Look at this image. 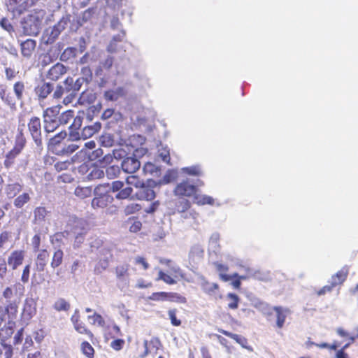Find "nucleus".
Listing matches in <instances>:
<instances>
[{
  "label": "nucleus",
  "mask_w": 358,
  "mask_h": 358,
  "mask_svg": "<svg viewBox=\"0 0 358 358\" xmlns=\"http://www.w3.org/2000/svg\"><path fill=\"white\" fill-rule=\"evenodd\" d=\"M73 327L78 333L87 336L90 341H93L94 339V334L82 320L75 324Z\"/></svg>",
  "instance_id": "b1692460"
},
{
  "label": "nucleus",
  "mask_w": 358,
  "mask_h": 358,
  "mask_svg": "<svg viewBox=\"0 0 358 358\" xmlns=\"http://www.w3.org/2000/svg\"><path fill=\"white\" fill-rule=\"evenodd\" d=\"M106 173L107 177L110 179L116 178L120 173V168L118 166H110L106 169Z\"/></svg>",
  "instance_id": "13d9d810"
},
{
  "label": "nucleus",
  "mask_w": 358,
  "mask_h": 358,
  "mask_svg": "<svg viewBox=\"0 0 358 358\" xmlns=\"http://www.w3.org/2000/svg\"><path fill=\"white\" fill-rule=\"evenodd\" d=\"M53 89L54 87L52 84L50 83H43L35 87L34 92L39 99H44L52 92Z\"/></svg>",
  "instance_id": "a211bd4d"
},
{
  "label": "nucleus",
  "mask_w": 358,
  "mask_h": 358,
  "mask_svg": "<svg viewBox=\"0 0 358 358\" xmlns=\"http://www.w3.org/2000/svg\"><path fill=\"white\" fill-rule=\"evenodd\" d=\"M176 313V309H171L168 311V315L171 320V324L175 327H178L181 324V321L180 320L177 319Z\"/></svg>",
  "instance_id": "680f3d73"
},
{
  "label": "nucleus",
  "mask_w": 358,
  "mask_h": 358,
  "mask_svg": "<svg viewBox=\"0 0 358 358\" xmlns=\"http://www.w3.org/2000/svg\"><path fill=\"white\" fill-rule=\"evenodd\" d=\"M22 190V185L18 182L8 184L6 187V194L8 196H14Z\"/></svg>",
  "instance_id": "a18cd8bd"
},
{
  "label": "nucleus",
  "mask_w": 358,
  "mask_h": 358,
  "mask_svg": "<svg viewBox=\"0 0 358 358\" xmlns=\"http://www.w3.org/2000/svg\"><path fill=\"white\" fill-rule=\"evenodd\" d=\"M196 192L197 187L190 184L187 179L178 183L173 189L174 195L181 198L194 197Z\"/></svg>",
  "instance_id": "423d86ee"
},
{
  "label": "nucleus",
  "mask_w": 358,
  "mask_h": 358,
  "mask_svg": "<svg viewBox=\"0 0 358 358\" xmlns=\"http://www.w3.org/2000/svg\"><path fill=\"white\" fill-rule=\"evenodd\" d=\"M104 176V172L97 166H93L90 172L87 176L88 180H93L96 179L102 178Z\"/></svg>",
  "instance_id": "58836bf2"
},
{
  "label": "nucleus",
  "mask_w": 358,
  "mask_h": 358,
  "mask_svg": "<svg viewBox=\"0 0 358 358\" xmlns=\"http://www.w3.org/2000/svg\"><path fill=\"white\" fill-rule=\"evenodd\" d=\"M201 289L206 294L212 295L219 289V285L215 282H210L204 280L201 283Z\"/></svg>",
  "instance_id": "c756f323"
},
{
  "label": "nucleus",
  "mask_w": 358,
  "mask_h": 358,
  "mask_svg": "<svg viewBox=\"0 0 358 358\" xmlns=\"http://www.w3.org/2000/svg\"><path fill=\"white\" fill-rule=\"evenodd\" d=\"M168 296L169 292H153L150 296H148V299L155 301H166Z\"/></svg>",
  "instance_id": "5fc2aeb1"
},
{
  "label": "nucleus",
  "mask_w": 358,
  "mask_h": 358,
  "mask_svg": "<svg viewBox=\"0 0 358 358\" xmlns=\"http://www.w3.org/2000/svg\"><path fill=\"white\" fill-rule=\"evenodd\" d=\"M67 134L66 131H62L51 138L48 143V148L53 153L56 155V150H59L62 145V141L66 137Z\"/></svg>",
  "instance_id": "2eb2a0df"
},
{
  "label": "nucleus",
  "mask_w": 358,
  "mask_h": 358,
  "mask_svg": "<svg viewBox=\"0 0 358 358\" xmlns=\"http://www.w3.org/2000/svg\"><path fill=\"white\" fill-rule=\"evenodd\" d=\"M104 328L103 338L106 342L114 339L116 336H122L120 327L114 322L111 326H105Z\"/></svg>",
  "instance_id": "f3484780"
},
{
  "label": "nucleus",
  "mask_w": 358,
  "mask_h": 358,
  "mask_svg": "<svg viewBox=\"0 0 358 358\" xmlns=\"http://www.w3.org/2000/svg\"><path fill=\"white\" fill-rule=\"evenodd\" d=\"M125 344V341L122 338H116L114 339L110 344V346L112 349L115 351L121 350Z\"/></svg>",
  "instance_id": "e2e57ef3"
},
{
  "label": "nucleus",
  "mask_w": 358,
  "mask_h": 358,
  "mask_svg": "<svg viewBox=\"0 0 358 358\" xmlns=\"http://www.w3.org/2000/svg\"><path fill=\"white\" fill-rule=\"evenodd\" d=\"M109 186V184L99 185L94 189L96 196L92 200V207L94 209L106 208L110 203L113 201V197L106 193H100L99 192L101 188H106Z\"/></svg>",
  "instance_id": "20e7f679"
},
{
  "label": "nucleus",
  "mask_w": 358,
  "mask_h": 358,
  "mask_svg": "<svg viewBox=\"0 0 358 358\" xmlns=\"http://www.w3.org/2000/svg\"><path fill=\"white\" fill-rule=\"evenodd\" d=\"M141 167L140 162L134 157H127L122 162V169L127 173L133 174Z\"/></svg>",
  "instance_id": "ddd939ff"
},
{
  "label": "nucleus",
  "mask_w": 358,
  "mask_h": 358,
  "mask_svg": "<svg viewBox=\"0 0 358 358\" xmlns=\"http://www.w3.org/2000/svg\"><path fill=\"white\" fill-rule=\"evenodd\" d=\"M53 59L51 57L50 54L45 53L41 55V65L45 67L53 62Z\"/></svg>",
  "instance_id": "774afa93"
},
{
  "label": "nucleus",
  "mask_w": 358,
  "mask_h": 358,
  "mask_svg": "<svg viewBox=\"0 0 358 358\" xmlns=\"http://www.w3.org/2000/svg\"><path fill=\"white\" fill-rule=\"evenodd\" d=\"M125 36V31H122L121 34H118L113 37V39L108 46V51L115 52L116 50V43L121 42L123 41Z\"/></svg>",
  "instance_id": "de8ad7c7"
},
{
  "label": "nucleus",
  "mask_w": 358,
  "mask_h": 358,
  "mask_svg": "<svg viewBox=\"0 0 358 358\" xmlns=\"http://www.w3.org/2000/svg\"><path fill=\"white\" fill-rule=\"evenodd\" d=\"M34 220L35 221H43L47 215V210L45 207H37L34 211Z\"/></svg>",
  "instance_id": "603ef678"
},
{
  "label": "nucleus",
  "mask_w": 358,
  "mask_h": 358,
  "mask_svg": "<svg viewBox=\"0 0 358 358\" xmlns=\"http://www.w3.org/2000/svg\"><path fill=\"white\" fill-rule=\"evenodd\" d=\"M91 187L78 186L74 190V194L80 199H84L92 196Z\"/></svg>",
  "instance_id": "c85d7f7f"
},
{
  "label": "nucleus",
  "mask_w": 358,
  "mask_h": 358,
  "mask_svg": "<svg viewBox=\"0 0 358 358\" xmlns=\"http://www.w3.org/2000/svg\"><path fill=\"white\" fill-rule=\"evenodd\" d=\"M194 202L199 206L203 205H213L214 199L213 197L208 195H198L196 193L194 196Z\"/></svg>",
  "instance_id": "2f4dec72"
},
{
  "label": "nucleus",
  "mask_w": 358,
  "mask_h": 358,
  "mask_svg": "<svg viewBox=\"0 0 358 358\" xmlns=\"http://www.w3.org/2000/svg\"><path fill=\"white\" fill-rule=\"evenodd\" d=\"M134 263L136 265H141L143 270L146 271L149 268L150 265L147 262L146 259L143 257H136L134 260Z\"/></svg>",
  "instance_id": "69168bd1"
},
{
  "label": "nucleus",
  "mask_w": 358,
  "mask_h": 358,
  "mask_svg": "<svg viewBox=\"0 0 358 358\" xmlns=\"http://www.w3.org/2000/svg\"><path fill=\"white\" fill-rule=\"evenodd\" d=\"M28 131L37 145H42V125L41 119L32 116L27 122Z\"/></svg>",
  "instance_id": "39448f33"
},
{
  "label": "nucleus",
  "mask_w": 358,
  "mask_h": 358,
  "mask_svg": "<svg viewBox=\"0 0 358 358\" xmlns=\"http://www.w3.org/2000/svg\"><path fill=\"white\" fill-rule=\"evenodd\" d=\"M349 273V267L344 266L336 274L331 276V285L335 287L337 285H341L346 280Z\"/></svg>",
  "instance_id": "6ab92c4d"
},
{
  "label": "nucleus",
  "mask_w": 358,
  "mask_h": 358,
  "mask_svg": "<svg viewBox=\"0 0 358 358\" xmlns=\"http://www.w3.org/2000/svg\"><path fill=\"white\" fill-rule=\"evenodd\" d=\"M50 259V252L47 249H41L37 252L35 259L36 272L31 276V285H37L42 283L45 279L42 274L38 275L36 272H43L47 267Z\"/></svg>",
  "instance_id": "f03ea898"
},
{
  "label": "nucleus",
  "mask_w": 358,
  "mask_h": 358,
  "mask_svg": "<svg viewBox=\"0 0 358 358\" xmlns=\"http://www.w3.org/2000/svg\"><path fill=\"white\" fill-rule=\"evenodd\" d=\"M62 106L60 105L47 108L43 113V120L58 121L59 114Z\"/></svg>",
  "instance_id": "aec40b11"
},
{
  "label": "nucleus",
  "mask_w": 358,
  "mask_h": 358,
  "mask_svg": "<svg viewBox=\"0 0 358 358\" xmlns=\"http://www.w3.org/2000/svg\"><path fill=\"white\" fill-rule=\"evenodd\" d=\"M217 331L220 333H221V334H224V335H225V336H227L234 339V341H236V343H238V344H240L243 347H245V345L248 343L247 338H245L243 336H239V335L236 334H233L231 332H229L228 331L224 330L222 329H217Z\"/></svg>",
  "instance_id": "cd10ccee"
},
{
  "label": "nucleus",
  "mask_w": 358,
  "mask_h": 358,
  "mask_svg": "<svg viewBox=\"0 0 358 358\" xmlns=\"http://www.w3.org/2000/svg\"><path fill=\"white\" fill-rule=\"evenodd\" d=\"M101 128V124L99 122H95L92 125L85 127L81 131V137L83 139H87L92 137L94 134L97 133Z\"/></svg>",
  "instance_id": "5701e85b"
},
{
  "label": "nucleus",
  "mask_w": 358,
  "mask_h": 358,
  "mask_svg": "<svg viewBox=\"0 0 358 358\" xmlns=\"http://www.w3.org/2000/svg\"><path fill=\"white\" fill-rule=\"evenodd\" d=\"M141 209V206L138 203H130L124 208V213L126 215L134 214L138 212Z\"/></svg>",
  "instance_id": "bf43d9fd"
},
{
  "label": "nucleus",
  "mask_w": 358,
  "mask_h": 358,
  "mask_svg": "<svg viewBox=\"0 0 358 358\" xmlns=\"http://www.w3.org/2000/svg\"><path fill=\"white\" fill-rule=\"evenodd\" d=\"M155 185V181L148 180L147 185L144 183L143 187H140L141 189L138 193L139 199L146 201H152L156 197L155 192L153 189Z\"/></svg>",
  "instance_id": "1a4fd4ad"
},
{
  "label": "nucleus",
  "mask_w": 358,
  "mask_h": 358,
  "mask_svg": "<svg viewBox=\"0 0 358 358\" xmlns=\"http://www.w3.org/2000/svg\"><path fill=\"white\" fill-rule=\"evenodd\" d=\"M71 164V162L66 160L64 162H58L55 164V169L57 171L60 172L66 170Z\"/></svg>",
  "instance_id": "338daca9"
},
{
  "label": "nucleus",
  "mask_w": 358,
  "mask_h": 358,
  "mask_svg": "<svg viewBox=\"0 0 358 358\" xmlns=\"http://www.w3.org/2000/svg\"><path fill=\"white\" fill-rule=\"evenodd\" d=\"M64 259V252L61 249H57L54 251L51 262H50V266L55 269L56 268L59 267L60 265H62Z\"/></svg>",
  "instance_id": "a878e982"
},
{
  "label": "nucleus",
  "mask_w": 358,
  "mask_h": 358,
  "mask_svg": "<svg viewBox=\"0 0 358 358\" xmlns=\"http://www.w3.org/2000/svg\"><path fill=\"white\" fill-rule=\"evenodd\" d=\"M214 265L217 271L219 272V276L222 280L227 282L231 279V275L227 274V272L229 269L227 265L218 262L214 263Z\"/></svg>",
  "instance_id": "7c9ffc66"
},
{
  "label": "nucleus",
  "mask_w": 358,
  "mask_h": 358,
  "mask_svg": "<svg viewBox=\"0 0 358 358\" xmlns=\"http://www.w3.org/2000/svg\"><path fill=\"white\" fill-rule=\"evenodd\" d=\"M0 98L5 103L10 107L15 106L16 104V102L11 94L10 93H6V90L0 92Z\"/></svg>",
  "instance_id": "8fccbe9b"
},
{
  "label": "nucleus",
  "mask_w": 358,
  "mask_h": 358,
  "mask_svg": "<svg viewBox=\"0 0 358 358\" xmlns=\"http://www.w3.org/2000/svg\"><path fill=\"white\" fill-rule=\"evenodd\" d=\"M25 90L24 83L22 81H17L13 85V92L18 101L23 99V94Z\"/></svg>",
  "instance_id": "f704fd0d"
},
{
  "label": "nucleus",
  "mask_w": 358,
  "mask_h": 358,
  "mask_svg": "<svg viewBox=\"0 0 358 358\" xmlns=\"http://www.w3.org/2000/svg\"><path fill=\"white\" fill-rule=\"evenodd\" d=\"M167 300L183 304L186 303L187 301L186 297L176 292H169Z\"/></svg>",
  "instance_id": "09e8293b"
},
{
  "label": "nucleus",
  "mask_w": 358,
  "mask_h": 358,
  "mask_svg": "<svg viewBox=\"0 0 358 358\" xmlns=\"http://www.w3.org/2000/svg\"><path fill=\"white\" fill-rule=\"evenodd\" d=\"M124 183L120 180H115L111 183V190L113 192L119 191L116 194V198L118 199H127L133 192V189L131 187L123 188Z\"/></svg>",
  "instance_id": "9d476101"
},
{
  "label": "nucleus",
  "mask_w": 358,
  "mask_h": 358,
  "mask_svg": "<svg viewBox=\"0 0 358 358\" xmlns=\"http://www.w3.org/2000/svg\"><path fill=\"white\" fill-rule=\"evenodd\" d=\"M67 71V68L62 63L57 62L53 65L48 71L46 77L52 81L60 79Z\"/></svg>",
  "instance_id": "f8f14e48"
},
{
  "label": "nucleus",
  "mask_w": 358,
  "mask_h": 358,
  "mask_svg": "<svg viewBox=\"0 0 358 358\" xmlns=\"http://www.w3.org/2000/svg\"><path fill=\"white\" fill-rule=\"evenodd\" d=\"M27 140L22 130L20 131L15 136L13 148L5 155L3 166L8 169L15 163L16 158L22 153L26 146Z\"/></svg>",
  "instance_id": "f257e3e1"
},
{
  "label": "nucleus",
  "mask_w": 358,
  "mask_h": 358,
  "mask_svg": "<svg viewBox=\"0 0 358 358\" xmlns=\"http://www.w3.org/2000/svg\"><path fill=\"white\" fill-rule=\"evenodd\" d=\"M43 122L44 129L47 133H52L55 131L60 126L59 121L43 120Z\"/></svg>",
  "instance_id": "3c124183"
},
{
  "label": "nucleus",
  "mask_w": 358,
  "mask_h": 358,
  "mask_svg": "<svg viewBox=\"0 0 358 358\" xmlns=\"http://www.w3.org/2000/svg\"><path fill=\"white\" fill-rule=\"evenodd\" d=\"M156 280H163L168 285H174L176 283V280H175L171 276L165 273L162 271H159Z\"/></svg>",
  "instance_id": "6e6d98bb"
},
{
  "label": "nucleus",
  "mask_w": 358,
  "mask_h": 358,
  "mask_svg": "<svg viewBox=\"0 0 358 358\" xmlns=\"http://www.w3.org/2000/svg\"><path fill=\"white\" fill-rule=\"evenodd\" d=\"M129 265L127 264L117 265L115 268V273L116 277L120 280H124L129 278Z\"/></svg>",
  "instance_id": "393cba45"
},
{
  "label": "nucleus",
  "mask_w": 358,
  "mask_h": 358,
  "mask_svg": "<svg viewBox=\"0 0 358 358\" xmlns=\"http://www.w3.org/2000/svg\"><path fill=\"white\" fill-rule=\"evenodd\" d=\"M26 252L24 250H13L7 259L8 266L12 270H16L19 266L22 265Z\"/></svg>",
  "instance_id": "6e6552de"
},
{
  "label": "nucleus",
  "mask_w": 358,
  "mask_h": 358,
  "mask_svg": "<svg viewBox=\"0 0 358 358\" xmlns=\"http://www.w3.org/2000/svg\"><path fill=\"white\" fill-rule=\"evenodd\" d=\"M191 202L188 199L182 198L176 203L174 213H185L191 208Z\"/></svg>",
  "instance_id": "bb28decb"
},
{
  "label": "nucleus",
  "mask_w": 358,
  "mask_h": 358,
  "mask_svg": "<svg viewBox=\"0 0 358 358\" xmlns=\"http://www.w3.org/2000/svg\"><path fill=\"white\" fill-rule=\"evenodd\" d=\"M36 313V302L30 298L24 301L21 317L25 320H31Z\"/></svg>",
  "instance_id": "9b49d317"
},
{
  "label": "nucleus",
  "mask_w": 358,
  "mask_h": 358,
  "mask_svg": "<svg viewBox=\"0 0 358 358\" xmlns=\"http://www.w3.org/2000/svg\"><path fill=\"white\" fill-rule=\"evenodd\" d=\"M126 182L129 185L134 186L136 188L142 187L144 184V182L138 176L134 175V173L126 178Z\"/></svg>",
  "instance_id": "4c0bfd02"
},
{
  "label": "nucleus",
  "mask_w": 358,
  "mask_h": 358,
  "mask_svg": "<svg viewBox=\"0 0 358 358\" xmlns=\"http://www.w3.org/2000/svg\"><path fill=\"white\" fill-rule=\"evenodd\" d=\"M182 170L183 173L189 176H199L202 174L201 169L199 165L184 167Z\"/></svg>",
  "instance_id": "49530a36"
},
{
  "label": "nucleus",
  "mask_w": 358,
  "mask_h": 358,
  "mask_svg": "<svg viewBox=\"0 0 358 358\" xmlns=\"http://www.w3.org/2000/svg\"><path fill=\"white\" fill-rule=\"evenodd\" d=\"M35 3V0H8V8L14 16L20 15Z\"/></svg>",
  "instance_id": "0eeeda50"
},
{
  "label": "nucleus",
  "mask_w": 358,
  "mask_h": 358,
  "mask_svg": "<svg viewBox=\"0 0 358 358\" xmlns=\"http://www.w3.org/2000/svg\"><path fill=\"white\" fill-rule=\"evenodd\" d=\"M127 223L130 224L129 227V230L131 233H137L142 228V223L140 220H137L135 217H130L127 220Z\"/></svg>",
  "instance_id": "79ce46f5"
},
{
  "label": "nucleus",
  "mask_w": 358,
  "mask_h": 358,
  "mask_svg": "<svg viewBox=\"0 0 358 358\" xmlns=\"http://www.w3.org/2000/svg\"><path fill=\"white\" fill-rule=\"evenodd\" d=\"M15 326V321L8 320L5 325L0 329V337L3 341H6L12 336Z\"/></svg>",
  "instance_id": "4be33fe9"
},
{
  "label": "nucleus",
  "mask_w": 358,
  "mask_h": 358,
  "mask_svg": "<svg viewBox=\"0 0 358 358\" xmlns=\"http://www.w3.org/2000/svg\"><path fill=\"white\" fill-rule=\"evenodd\" d=\"M36 41L34 39H27L20 43L21 54L24 57L29 58L34 52Z\"/></svg>",
  "instance_id": "dca6fc26"
},
{
  "label": "nucleus",
  "mask_w": 358,
  "mask_h": 358,
  "mask_svg": "<svg viewBox=\"0 0 358 358\" xmlns=\"http://www.w3.org/2000/svg\"><path fill=\"white\" fill-rule=\"evenodd\" d=\"M73 119V121L69 126V129L71 130V132L78 130L80 128L83 122V117L79 115L74 117Z\"/></svg>",
  "instance_id": "0e129e2a"
},
{
  "label": "nucleus",
  "mask_w": 358,
  "mask_h": 358,
  "mask_svg": "<svg viewBox=\"0 0 358 358\" xmlns=\"http://www.w3.org/2000/svg\"><path fill=\"white\" fill-rule=\"evenodd\" d=\"M74 117V110H67L63 112L59 116L58 121L60 125L67 124Z\"/></svg>",
  "instance_id": "c9c22d12"
},
{
  "label": "nucleus",
  "mask_w": 358,
  "mask_h": 358,
  "mask_svg": "<svg viewBox=\"0 0 358 358\" xmlns=\"http://www.w3.org/2000/svg\"><path fill=\"white\" fill-rule=\"evenodd\" d=\"M79 148V145L76 144L62 145L59 150H56L57 155H69Z\"/></svg>",
  "instance_id": "72a5a7b5"
},
{
  "label": "nucleus",
  "mask_w": 358,
  "mask_h": 358,
  "mask_svg": "<svg viewBox=\"0 0 358 358\" xmlns=\"http://www.w3.org/2000/svg\"><path fill=\"white\" fill-rule=\"evenodd\" d=\"M80 350L87 358L94 357L95 350L89 342H82L80 344Z\"/></svg>",
  "instance_id": "473e14b6"
},
{
  "label": "nucleus",
  "mask_w": 358,
  "mask_h": 358,
  "mask_svg": "<svg viewBox=\"0 0 358 358\" xmlns=\"http://www.w3.org/2000/svg\"><path fill=\"white\" fill-rule=\"evenodd\" d=\"M0 26L5 31H8L10 34H12L15 31L14 27L9 21V20L6 17H3L0 20Z\"/></svg>",
  "instance_id": "4d7b16f0"
},
{
  "label": "nucleus",
  "mask_w": 358,
  "mask_h": 358,
  "mask_svg": "<svg viewBox=\"0 0 358 358\" xmlns=\"http://www.w3.org/2000/svg\"><path fill=\"white\" fill-rule=\"evenodd\" d=\"M20 303V299L6 301V306L3 308L5 310L8 320L15 321L18 314Z\"/></svg>",
  "instance_id": "4468645a"
},
{
  "label": "nucleus",
  "mask_w": 358,
  "mask_h": 358,
  "mask_svg": "<svg viewBox=\"0 0 358 358\" xmlns=\"http://www.w3.org/2000/svg\"><path fill=\"white\" fill-rule=\"evenodd\" d=\"M87 319L88 320H92V324L93 325H97L99 327H105L106 326V321L104 320V318L103 317V316L96 313V312H94L93 315H89L87 317Z\"/></svg>",
  "instance_id": "a19ab883"
},
{
  "label": "nucleus",
  "mask_w": 358,
  "mask_h": 358,
  "mask_svg": "<svg viewBox=\"0 0 358 358\" xmlns=\"http://www.w3.org/2000/svg\"><path fill=\"white\" fill-rule=\"evenodd\" d=\"M42 17L36 13H31L25 17L22 22L24 34L28 36H37L41 31Z\"/></svg>",
  "instance_id": "7ed1b4c3"
},
{
  "label": "nucleus",
  "mask_w": 358,
  "mask_h": 358,
  "mask_svg": "<svg viewBox=\"0 0 358 358\" xmlns=\"http://www.w3.org/2000/svg\"><path fill=\"white\" fill-rule=\"evenodd\" d=\"M30 200V196L28 193H23L17 196L14 200V206L17 208H22L25 203Z\"/></svg>",
  "instance_id": "37998d69"
},
{
  "label": "nucleus",
  "mask_w": 358,
  "mask_h": 358,
  "mask_svg": "<svg viewBox=\"0 0 358 358\" xmlns=\"http://www.w3.org/2000/svg\"><path fill=\"white\" fill-rule=\"evenodd\" d=\"M70 307V303L62 298L57 299L53 305V308L57 311H68Z\"/></svg>",
  "instance_id": "ea45409f"
},
{
  "label": "nucleus",
  "mask_w": 358,
  "mask_h": 358,
  "mask_svg": "<svg viewBox=\"0 0 358 358\" xmlns=\"http://www.w3.org/2000/svg\"><path fill=\"white\" fill-rule=\"evenodd\" d=\"M31 264H26L22 269L20 280L23 284L28 283L30 280Z\"/></svg>",
  "instance_id": "864d4df0"
},
{
  "label": "nucleus",
  "mask_w": 358,
  "mask_h": 358,
  "mask_svg": "<svg viewBox=\"0 0 358 358\" xmlns=\"http://www.w3.org/2000/svg\"><path fill=\"white\" fill-rule=\"evenodd\" d=\"M273 310L276 313V326L278 329H282L290 311L288 308H283L281 306H274Z\"/></svg>",
  "instance_id": "412c9836"
},
{
  "label": "nucleus",
  "mask_w": 358,
  "mask_h": 358,
  "mask_svg": "<svg viewBox=\"0 0 358 358\" xmlns=\"http://www.w3.org/2000/svg\"><path fill=\"white\" fill-rule=\"evenodd\" d=\"M77 55V48L74 47L66 48L60 56L62 61H67L71 58H75Z\"/></svg>",
  "instance_id": "e433bc0d"
},
{
  "label": "nucleus",
  "mask_w": 358,
  "mask_h": 358,
  "mask_svg": "<svg viewBox=\"0 0 358 358\" xmlns=\"http://www.w3.org/2000/svg\"><path fill=\"white\" fill-rule=\"evenodd\" d=\"M227 297L231 301L228 303V308L231 310L237 309L240 302L238 296L234 293H228Z\"/></svg>",
  "instance_id": "c03bdc74"
},
{
  "label": "nucleus",
  "mask_w": 358,
  "mask_h": 358,
  "mask_svg": "<svg viewBox=\"0 0 358 358\" xmlns=\"http://www.w3.org/2000/svg\"><path fill=\"white\" fill-rule=\"evenodd\" d=\"M41 245V234H36L31 238V245L34 252H38L41 250L40 249Z\"/></svg>",
  "instance_id": "052dcab7"
}]
</instances>
